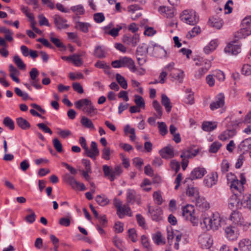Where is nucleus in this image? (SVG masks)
I'll use <instances>...</instances> for the list:
<instances>
[{
	"label": "nucleus",
	"mask_w": 251,
	"mask_h": 251,
	"mask_svg": "<svg viewBox=\"0 0 251 251\" xmlns=\"http://www.w3.org/2000/svg\"><path fill=\"white\" fill-rule=\"evenodd\" d=\"M158 128L160 133L164 136L168 133V129L166 125L164 122H158Z\"/></svg>",
	"instance_id": "e2e57ef3"
},
{
	"label": "nucleus",
	"mask_w": 251,
	"mask_h": 251,
	"mask_svg": "<svg viewBox=\"0 0 251 251\" xmlns=\"http://www.w3.org/2000/svg\"><path fill=\"white\" fill-rule=\"evenodd\" d=\"M239 226L230 225L225 229L226 237L229 240H234L237 239L239 235Z\"/></svg>",
	"instance_id": "1a4fd4ad"
},
{
	"label": "nucleus",
	"mask_w": 251,
	"mask_h": 251,
	"mask_svg": "<svg viewBox=\"0 0 251 251\" xmlns=\"http://www.w3.org/2000/svg\"><path fill=\"white\" fill-rule=\"evenodd\" d=\"M233 43H229L225 48V51L232 55H236L241 51V47L238 45H234Z\"/></svg>",
	"instance_id": "6ab92c4d"
},
{
	"label": "nucleus",
	"mask_w": 251,
	"mask_h": 251,
	"mask_svg": "<svg viewBox=\"0 0 251 251\" xmlns=\"http://www.w3.org/2000/svg\"><path fill=\"white\" fill-rule=\"evenodd\" d=\"M201 32V28L199 26H195L193 29L188 32L186 35L188 39H190L194 37Z\"/></svg>",
	"instance_id": "864d4df0"
},
{
	"label": "nucleus",
	"mask_w": 251,
	"mask_h": 251,
	"mask_svg": "<svg viewBox=\"0 0 251 251\" xmlns=\"http://www.w3.org/2000/svg\"><path fill=\"white\" fill-rule=\"evenodd\" d=\"M186 195L195 200L199 196V191L197 187H194L191 185H188L187 186Z\"/></svg>",
	"instance_id": "b1692460"
},
{
	"label": "nucleus",
	"mask_w": 251,
	"mask_h": 251,
	"mask_svg": "<svg viewBox=\"0 0 251 251\" xmlns=\"http://www.w3.org/2000/svg\"><path fill=\"white\" fill-rule=\"evenodd\" d=\"M71 9L76 15H83L85 12L83 6L81 4L72 6Z\"/></svg>",
	"instance_id": "13d9d810"
},
{
	"label": "nucleus",
	"mask_w": 251,
	"mask_h": 251,
	"mask_svg": "<svg viewBox=\"0 0 251 251\" xmlns=\"http://www.w3.org/2000/svg\"><path fill=\"white\" fill-rule=\"evenodd\" d=\"M222 146V144L218 141L213 142L209 147V151L210 153H216Z\"/></svg>",
	"instance_id": "3c124183"
},
{
	"label": "nucleus",
	"mask_w": 251,
	"mask_h": 251,
	"mask_svg": "<svg viewBox=\"0 0 251 251\" xmlns=\"http://www.w3.org/2000/svg\"><path fill=\"white\" fill-rule=\"evenodd\" d=\"M9 71L10 72L9 75L10 77L16 82L19 83L20 80L16 75H19V71L12 64L10 65L9 66Z\"/></svg>",
	"instance_id": "4c0bfd02"
},
{
	"label": "nucleus",
	"mask_w": 251,
	"mask_h": 251,
	"mask_svg": "<svg viewBox=\"0 0 251 251\" xmlns=\"http://www.w3.org/2000/svg\"><path fill=\"white\" fill-rule=\"evenodd\" d=\"M140 38L138 34L131 35L130 34L124 35L122 41L124 43L132 47H135L139 42Z\"/></svg>",
	"instance_id": "9b49d317"
},
{
	"label": "nucleus",
	"mask_w": 251,
	"mask_h": 251,
	"mask_svg": "<svg viewBox=\"0 0 251 251\" xmlns=\"http://www.w3.org/2000/svg\"><path fill=\"white\" fill-rule=\"evenodd\" d=\"M13 61L19 69L21 70L25 69V65L18 55H16L14 56Z\"/></svg>",
	"instance_id": "8fccbe9b"
},
{
	"label": "nucleus",
	"mask_w": 251,
	"mask_h": 251,
	"mask_svg": "<svg viewBox=\"0 0 251 251\" xmlns=\"http://www.w3.org/2000/svg\"><path fill=\"white\" fill-rule=\"evenodd\" d=\"M0 32L4 34V37L7 41H13V38L12 35L13 32L11 30L5 27L2 26L0 27Z\"/></svg>",
	"instance_id": "c9c22d12"
},
{
	"label": "nucleus",
	"mask_w": 251,
	"mask_h": 251,
	"mask_svg": "<svg viewBox=\"0 0 251 251\" xmlns=\"http://www.w3.org/2000/svg\"><path fill=\"white\" fill-rule=\"evenodd\" d=\"M186 92L188 94L184 99V102L188 104H193L194 103V93L189 89H187Z\"/></svg>",
	"instance_id": "603ef678"
},
{
	"label": "nucleus",
	"mask_w": 251,
	"mask_h": 251,
	"mask_svg": "<svg viewBox=\"0 0 251 251\" xmlns=\"http://www.w3.org/2000/svg\"><path fill=\"white\" fill-rule=\"evenodd\" d=\"M66 177V182L68 183L74 189L79 190L81 191L86 190V187L84 184L82 183H79L77 181L73 176L68 175Z\"/></svg>",
	"instance_id": "4468645a"
},
{
	"label": "nucleus",
	"mask_w": 251,
	"mask_h": 251,
	"mask_svg": "<svg viewBox=\"0 0 251 251\" xmlns=\"http://www.w3.org/2000/svg\"><path fill=\"white\" fill-rule=\"evenodd\" d=\"M80 123L83 126L86 128L92 129H95V126L91 120L87 117H85L84 116L82 117L81 118Z\"/></svg>",
	"instance_id": "37998d69"
},
{
	"label": "nucleus",
	"mask_w": 251,
	"mask_h": 251,
	"mask_svg": "<svg viewBox=\"0 0 251 251\" xmlns=\"http://www.w3.org/2000/svg\"><path fill=\"white\" fill-rule=\"evenodd\" d=\"M225 103V96L223 94H220L216 98L215 100L210 104V108L212 110H214L218 108L222 107Z\"/></svg>",
	"instance_id": "f3484780"
},
{
	"label": "nucleus",
	"mask_w": 251,
	"mask_h": 251,
	"mask_svg": "<svg viewBox=\"0 0 251 251\" xmlns=\"http://www.w3.org/2000/svg\"><path fill=\"white\" fill-rule=\"evenodd\" d=\"M89 151H85V153L87 156L93 160L96 159V157L99 155L100 152L97 147L96 142L92 141L91 143V150L88 148Z\"/></svg>",
	"instance_id": "a211bd4d"
},
{
	"label": "nucleus",
	"mask_w": 251,
	"mask_h": 251,
	"mask_svg": "<svg viewBox=\"0 0 251 251\" xmlns=\"http://www.w3.org/2000/svg\"><path fill=\"white\" fill-rule=\"evenodd\" d=\"M208 22L210 26L218 29L222 27L223 24V20L218 17L209 18Z\"/></svg>",
	"instance_id": "c756f323"
},
{
	"label": "nucleus",
	"mask_w": 251,
	"mask_h": 251,
	"mask_svg": "<svg viewBox=\"0 0 251 251\" xmlns=\"http://www.w3.org/2000/svg\"><path fill=\"white\" fill-rule=\"evenodd\" d=\"M152 239L154 243L157 245H162L165 243V239L159 231L153 234L152 235Z\"/></svg>",
	"instance_id": "7c9ffc66"
},
{
	"label": "nucleus",
	"mask_w": 251,
	"mask_h": 251,
	"mask_svg": "<svg viewBox=\"0 0 251 251\" xmlns=\"http://www.w3.org/2000/svg\"><path fill=\"white\" fill-rule=\"evenodd\" d=\"M126 201L128 204H133L134 203H136L138 205L141 204L140 196L133 189L127 190Z\"/></svg>",
	"instance_id": "9d476101"
},
{
	"label": "nucleus",
	"mask_w": 251,
	"mask_h": 251,
	"mask_svg": "<svg viewBox=\"0 0 251 251\" xmlns=\"http://www.w3.org/2000/svg\"><path fill=\"white\" fill-rule=\"evenodd\" d=\"M16 121L18 126L23 130H26L30 127L29 123L22 117L17 118Z\"/></svg>",
	"instance_id": "f704fd0d"
},
{
	"label": "nucleus",
	"mask_w": 251,
	"mask_h": 251,
	"mask_svg": "<svg viewBox=\"0 0 251 251\" xmlns=\"http://www.w3.org/2000/svg\"><path fill=\"white\" fill-rule=\"evenodd\" d=\"M91 27V25L88 23H84L77 22L75 23V27L80 30L84 33H87L89 31V28Z\"/></svg>",
	"instance_id": "e433bc0d"
},
{
	"label": "nucleus",
	"mask_w": 251,
	"mask_h": 251,
	"mask_svg": "<svg viewBox=\"0 0 251 251\" xmlns=\"http://www.w3.org/2000/svg\"><path fill=\"white\" fill-rule=\"evenodd\" d=\"M226 177L227 183L233 194L239 193L240 195H241L242 192L244 191V185L240 183L237 176L230 173L227 174Z\"/></svg>",
	"instance_id": "7ed1b4c3"
},
{
	"label": "nucleus",
	"mask_w": 251,
	"mask_h": 251,
	"mask_svg": "<svg viewBox=\"0 0 251 251\" xmlns=\"http://www.w3.org/2000/svg\"><path fill=\"white\" fill-rule=\"evenodd\" d=\"M112 151H111L110 148L108 147H105L101 151V157L106 160H108L110 159V155L111 153L112 152Z\"/></svg>",
	"instance_id": "680f3d73"
},
{
	"label": "nucleus",
	"mask_w": 251,
	"mask_h": 251,
	"mask_svg": "<svg viewBox=\"0 0 251 251\" xmlns=\"http://www.w3.org/2000/svg\"><path fill=\"white\" fill-rule=\"evenodd\" d=\"M103 171L104 176L106 177H108L111 181H113L121 174L122 169L120 165L115 166L113 169L110 168V167L106 165H104L103 166Z\"/></svg>",
	"instance_id": "39448f33"
},
{
	"label": "nucleus",
	"mask_w": 251,
	"mask_h": 251,
	"mask_svg": "<svg viewBox=\"0 0 251 251\" xmlns=\"http://www.w3.org/2000/svg\"><path fill=\"white\" fill-rule=\"evenodd\" d=\"M75 107L81 109L83 107L82 111L88 115L93 116L97 113V109L94 107L91 101L87 99H82L75 102Z\"/></svg>",
	"instance_id": "f03ea898"
},
{
	"label": "nucleus",
	"mask_w": 251,
	"mask_h": 251,
	"mask_svg": "<svg viewBox=\"0 0 251 251\" xmlns=\"http://www.w3.org/2000/svg\"><path fill=\"white\" fill-rule=\"evenodd\" d=\"M240 251H251V241L249 239H243L238 244Z\"/></svg>",
	"instance_id": "c85d7f7f"
},
{
	"label": "nucleus",
	"mask_w": 251,
	"mask_h": 251,
	"mask_svg": "<svg viewBox=\"0 0 251 251\" xmlns=\"http://www.w3.org/2000/svg\"><path fill=\"white\" fill-rule=\"evenodd\" d=\"M242 74L245 75H251V66L249 64L243 65L242 68Z\"/></svg>",
	"instance_id": "774afa93"
},
{
	"label": "nucleus",
	"mask_w": 251,
	"mask_h": 251,
	"mask_svg": "<svg viewBox=\"0 0 251 251\" xmlns=\"http://www.w3.org/2000/svg\"><path fill=\"white\" fill-rule=\"evenodd\" d=\"M153 48L154 52H156V51H159L160 52V54L158 55L160 57H166L167 51L162 47L155 44L153 45Z\"/></svg>",
	"instance_id": "6e6d98bb"
},
{
	"label": "nucleus",
	"mask_w": 251,
	"mask_h": 251,
	"mask_svg": "<svg viewBox=\"0 0 251 251\" xmlns=\"http://www.w3.org/2000/svg\"><path fill=\"white\" fill-rule=\"evenodd\" d=\"M251 34V30L249 28L242 27L235 34V37L238 39L245 38Z\"/></svg>",
	"instance_id": "cd10ccee"
},
{
	"label": "nucleus",
	"mask_w": 251,
	"mask_h": 251,
	"mask_svg": "<svg viewBox=\"0 0 251 251\" xmlns=\"http://www.w3.org/2000/svg\"><path fill=\"white\" fill-rule=\"evenodd\" d=\"M222 223H224V221H222L219 214L215 213L210 218H204L201 224L202 227H205L207 230H216L221 226Z\"/></svg>",
	"instance_id": "f257e3e1"
},
{
	"label": "nucleus",
	"mask_w": 251,
	"mask_h": 251,
	"mask_svg": "<svg viewBox=\"0 0 251 251\" xmlns=\"http://www.w3.org/2000/svg\"><path fill=\"white\" fill-rule=\"evenodd\" d=\"M96 201L100 206H105L107 204L109 201L104 195H98L96 197Z\"/></svg>",
	"instance_id": "a18cd8bd"
},
{
	"label": "nucleus",
	"mask_w": 251,
	"mask_h": 251,
	"mask_svg": "<svg viewBox=\"0 0 251 251\" xmlns=\"http://www.w3.org/2000/svg\"><path fill=\"white\" fill-rule=\"evenodd\" d=\"M148 52V47L146 44L139 46L136 50V56H146Z\"/></svg>",
	"instance_id": "79ce46f5"
},
{
	"label": "nucleus",
	"mask_w": 251,
	"mask_h": 251,
	"mask_svg": "<svg viewBox=\"0 0 251 251\" xmlns=\"http://www.w3.org/2000/svg\"><path fill=\"white\" fill-rule=\"evenodd\" d=\"M141 242L143 246L147 250V251H152V249L149 240L146 236H142Z\"/></svg>",
	"instance_id": "bf43d9fd"
},
{
	"label": "nucleus",
	"mask_w": 251,
	"mask_h": 251,
	"mask_svg": "<svg viewBox=\"0 0 251 251\" xmlns=\"http://www.w3.org/2000/svg\"><path fill=\"white\" fill-rule=\"evenodd\" d=\"M15 94L22 98L24 100H27L29 98V96L27 93L23 92L20 88L16 87L14 89Z\"/></svg>",
	"instance_id": "052dcab7"
},
{
	"label": "nucleus",
	"mask_w": 251,
	"mask_h": 251,
	"mask_svg": "<svg viewBox=\"0 0 251 251\" xmlns=\"http://www.w3.org/2000/svg\"><path fill=\"white\" fill-rule=\"evenodd\" d=\"M159 152L163 158L167 159L174 157L173 148L170 145L160 150Z\"/></svg>",
	"instance_id": "dca6fc26"
},
{
	"label": "nucleus",
	"mask_w": 251,
	"mask_h": 251,
	"mask_svg": "<svg viewBox=\"0 0 251 251\" xmlns=\"http://www.w3.org/2000/svg\"><path fill=\"white\" fill-rule=\"evenodd\" d=\"M152 107L156 111L157 114L155 115L157 118L160 119L162 116L163 111L162 108L158 101L154 100L152 103Z\"/></svg>",
	"instance_id": "a19ab883"
},
{
	"label": "nucleus",
	"mask_w": 251,
	"mask_h": 251,
	"mask_svg": "<svg viewBox=\"0 0 251 251\" xmlns=\"http://www.w3.org/2000/svg\"><path fill=\"white\" fill-rule=\"evenodd\" d=\"M94 55L98 58H102L105 57V52L100 46L96 47L94 52Z\"/></svg>",
	"instance_id": "c03bdc74"
},
{
	"label": "nucleus",
	"mask_w": 251,
	"mask_h": 251,
	"mask_svg": "<svg viewBox=\"0 0 251 251\" xmlns=\"http://www.w3.org/2000/svg\"><path fill=\"white\" fill-rule=\"evenodd\" d=\"M199 242L202 248L209 249L213 244V240L211 235L204 234L200 237Z\"/></svg>",
	"instance_id": "2eb2a0df"
},
{
	"label": "nucleus",
	"mask_w": 251,
	"mask_h": 251,
	"mask_svg": "<svg viewBox=\"0 0 251 251\" xmlns=\"http://www.w3.org/2000/svg\"><path fill=\"white\" fill-rule=\"evenodd\" d=\"M116 78L120 85V86L124 89H126L127 88V81L125 78L119 74H117L116 75Z\"/></svg>",
	"instance_id": "09e8293b"
},
{
	"label": "nucleus",
	"mask_w": 251,
	"mask_h": 251,
	"mask_svg": "<svg viewBox=\"0 0 251 251\" xmlns=\"http://www.w3.org/2000/svg\"><path fill=\"white\" fill-rule=\"evenodd\" d=\"M53 20L54 23L57 29H65L69 27V25L66 24V20L58 15H55L53 16Z\"/></svg>",
	"instance_id": "412c9836"
},
{
	"label": "nucleus",
	"mask_w": 251,
	"mask_h": 251,
	"mask_svg": "<svg viewBox=\"0 0 251 251\" xmlns=\"http://www.w3.org/2000/svg\"><path fill=\"white\" fill-rule=\"evenodd\" d=\"M176 72H172L170 75L175 79L178 80L181 82L183 78V71L181 70H175Z\"/></svg>",
	"instance_id": "49530a36"
},
{
	"label": "nucleus",
	"mask_w": 251,
	"mask_h": 251,
	"mask_svg": "<svg viewBox=\"0 0 251 251\" xmlns=\"http://www.w3.org/2000/svg\"><path fill=\"white\" fill-rule=\"evenodd\" d=\"M124 24L117 25L116 27L113 26L112 23L103 27V29L105 34L109 35L113 37H117L120 30H121Z\"/></svg>",
	"instance_id": "6e6552de"
},
{
	"label": "nucleus",
	"mask_w": 251,
	"mask_h": 251,
	"mask_svg": "<svg viewBox=\"0 0 251 251\" xmlns=\"http://www.w3.org/2000/svg\"><path fill=\"white\" fill-rule=\"evenodd\" d=\"M193 214H194V208L192 205L188 204L183 208L182 215L186 220H188Z\"/></svg>",
	"instance_id": "2f4dec72"
},
{
	"label": "nucleus",
	"mask_w": 251,
	"mask_h": 251,
	"mask_svg": "<svg viewBox=\"0 0 251 251\" xmlns=\"http://www.w3.org/2000/svg\"><path fill=\"white\" fill-rule=\"evenodd\" d=\"M201 127L204 131H211L217 127V124L215 122H204Z\"/></svg>",
	"instance_id": "ea45409f"
},
{
	"label": "nucleus",
	"mask_w": 251,
	"mask_h": 251,
	"mask_svg": "<svg viewBox=\"0 0 251 251\" xmlns=\"http://www.w3.org/2000/svg\"><path fill=\"white\" fill-rule=\"evenodd\" d=\"M161 104L164 106L167 113H170L172 110L173 105L169 98L165 95H161Z\"/></svg>",
	"instance_id": "bb28decb"
},
{
	"label": "nucleus",
	"mask_w": 251,
	"mask_h": 251,
	"mask_svg": "<svg viewBox=\"0 0 251 251\" xmlns=\"http://www.w3.org/2000/svg\"><path fill=\"white\" fill-rule=\"evenodd\" d=\"M151 213L153 220L160 221L162 219V211L160 208H156L153 210Z\"/></svg>",
	"instance_id": "58836bf2"
},
{
	"label": "nucleus",
	"mask_w": 251,
	"mask_h": 251,
	"mask_svg": "<svg viewBox=\"0 0 251 251\" xmlns=\"http://www.w3.org/2000/svg\"><path fill=\"white\" fill-rule=\"evenodd\" d=\"M206 173V170L204 168H195L191 172L189 177L185 179L184 183H186L190 180L192 181L195 179L201 178Z\"/></svg>",
	"instance_id": "0eeeda50"
},
{
	"label": "nucleus",
	"mask_w": 251,
	"mask_h": 251,
	"mask_svg": "<svg viewBox=\"0 0 251 251\" xmlns=\"http://www.w3.org/2000/svg\"><path fill=\"white\" fill-rule=\"evenodd\" d=\"M218 177V176L217 172H212L205 177L203 183L205 186L211 188L217 183Z\"/></svg>",
	"instance_id": "ddd939ff"
},
{
	"label": "nucleus",
	"mask_w": 251,
	"mask_h": 251,
	"mask_svg": "<svg viewBox=\"0 0 251 251\" xmlns=\"http://www.w3.org/2000/svg\"><path fill=\"white\" fill-rule=\"evenodd\" d=\"M196 206L199 208L200 210L204 211L209 208V204L207 201L203 197H201L200 196L195 199Z\"/></svg>",
	"instance_id": "4be33fe9"
},
{
	"label": "nucleus",
	"mask_w": 251,
	"mask_h": 251,
	"mask_svg": "<svg viewBox=\"0 0 251 251\" xmlns=\"http://www.w3.org/2000/svg\"><path fill=\"white\" fill-rule=\"evenodd\" d=\"M243 207L251 211V194H246L242 196Z\"/></svg>",
	"instance_id": "72a5a7b5"
},
{
	"label": "nucleus",
	"mask_w": 251,
	"mask_h": 251,
	"mask_svg": "<svg viewBox=\"0 0 251 251\" xmlns=\"http://www.w3.org/2000/svg\"><path fill=\"white\" fill-rule=\"evenodd\" d=\"M71 62L77 67L80 66L83 63V61L80 58V55L76 54L72 55Z\"/></svg>",
	"instance_id": "5fc2aeb1"
},
{
	"label": "nucleus",
	"mask_w": 251,
	"mask_h": 251,
	"mask_svg": "<svg viewBox=\"0 0 251 251\" xmlns=\"http://www.w3.org/2000/svg\"><path fill=\"white\" fill-rule=\"evenodd\" d=\"M3 124L5 126L8 127L10 130H13L15 128L13 121L9 117H6L3 120Z\"/></svg>",
	"instance_id": "4d7b16f0"
},
{
	"label": "nucleus",
	"mask_w": 251,
	"mask_h": 251,
	"mask_svg": "<svg viewBox=\"0 0 251 251\" xmlns=\"http://www.w3.org/2000/svg\"><path fill=\"white\" fill-rule=\"evenodd\" d=\"M53 34H51L50 39V41L57 48H65V46L61 42V41L57 38H55L52 36Z\"/></svg>",
	"instance_id": "0e129e2a"
},
{
	"label": "nucleus",
	"mask_w": 251,
	"mask_h": 251,
	"mask_svg": "<svg viewBox=\"0 0 251 251\" xmlns=\"http://www.w3.org/2000/svg\"><path fill=\"white\" fill-rule=\"evenodd\" d=\"M251 148V137L248 138L243 141L238 145V149L242 151L243 153L248 151Z\"/></svg>",
	"instance_id": "393cba45"
},
{
	"label": "nucleus",
	"mask_w": 251,
	"mask_h": 251,
	"mask_svg": "<svg viewBox=\"0 0 251 251\" xmlns=\"http://www.w3.org/2000/svg\"><path fill=\"white\" fill-rule=\"evenodd\" d=\"M117 214L119 218L121 219L123 218L126 214L129 217L132 216L131 209L127 204L121 206L120 210H118L117 211Z\"/></svg>",
	"instance_id": "a878e982"
},
{
	"label": "nucleus",
	"mask_w": 251,
	"mask_h": 251,
	"mask_svg": "<svg viewBox=\"0 0 251 251\" xmlns=\"http://www.w3.org/2000/svg\"><path fill=\"white\" fill-rule=\"evenodd\" d=\"M236 133L234 129H227L223 132L219 136V138L222 141H226L228 138L232 137Z\"/></svg>",
	"instance_id": "473e14b6"
},
{
	"label": "nucleus",
	"mask_w": 251,
	"mask_h": 251,
	"mask_svg": "<svg viewBox=\"0 0 251 251\" xmlns=\"http://www.w3.org/2000/svg\"><path fill=\"white\" fill-rule=\"evenodd\" d=\"M159 11L164 17L167 18H172L175 15V9L173 7L160 6L159 8Z\"/></svg>",
	"instance_id": "5701e85b"
},
{
	"label": "nucleus",
	"mask_w": 251,
	"mask_h": 251,
	"mask_svg": "<svg viewBox=\"0 0 251 251\" xmlns=\"http://www.w3.org/2000/svg\"><path fill=\"white\" fill-rule=\"evenodd\" d=\"M52 143L54 148L58 152L62 151L63 149L62 144L57 138H54L53 139Z\"/></svg>",
	"instance_id": "338daca9"
},
{
	"label": "nucleus",
	"mask_w": 251,
	"mask_h": 251,
	"mask_svg": "<svg viewBox=\"0 0 251 251\" xmlns=\"http://www.w3.org/2000/svg\"><path fill=\"white\" fill-rule=\"evenodd\" d=\"M122 67H127L132 72H135L136 68L133 60L130 58L124 57L121 58Z\"/></svg>",
	"instance_id": "aec40b11"
},
{
	"label": "nucleus",
	"mask_w": 251,
	"mask_h": 251,
	"mask_svg": "<svg viewBox=\"0 0 251 251\" xmlns=\"http://www.w3.org/2000/svg\"><path fill=\"white\" fill-rule=\"evenodd\" d=\"M212 74L213 75L214 77L216 78L219 81H223L225 78L224 73L219 70L214 71L212 72Z\"/></svg>",
	"instance_id": "69168bd1"
},
{
	"label": "nucleus",
	"mask_w": 251,
	"mask_h": 251,
	"mask_svg": "<svg viewBox=\"0 0 251 251\" xmlns=\"http://www.w3.org/2000/svg\"><path fill=\"white\" fill-rule=\"evenodd\" d=\"M180 20L190 25H195L199 21V16L193 10H185L180 15Z\"/></svg>",
	"instance_id": "20e7f679"
},
{
	"label": "nucleus",
	"mask_w": 251,
	"mask_h": 251,
	"mask_svg": "<svg viewBox=\"0 0 251 251\" xmlns=\"http://www.w3.org/2000/svg\"><path fill=\"white\" fill-rule=\"evenodd\" d=\"M242 196L233 194L230 197L228 206L231 209H241L243 207Z\"/></svg>",
	"instance_id": "423d86ee"
},
{
	"label": "nucleus",
	"mask_w": 251,
	"mask_h": 251,
	"mask_svg": "<svg viewBox=\"0 0 251 251\" xmlns=\"http://www.w3.org/2000/svg\"><path fill=\"white\" fill-rule=\"evenodd\" d=\"M134 97V102L136 106L138 107V108L144 109L145 108V102L143 98L141 96L137 95H135Z\"/></svg>",
	"instance_id": "de8ad7c7"
},
{
	"label": "nucleus",
	"mask_w": 251,
	"mask_h": 251,
	"mask_svg": "<svg viewBox=\"0 0 251 251\" xmlns=\"http://www.w3.org/2000/svg\"><path fill=\"white\" fill-rule=\"evenodd\" d=\"M229 219L232 225L241 227L243 223V218L241 213L237 210H233L230 215Z\"/></svg>",
	"instance_id": "f8f14e48"
}]
</instances>
